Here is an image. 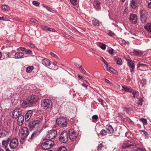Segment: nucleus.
<instances>
[{
    "label": "nucleus",
    "mask_w": 151,
    "mask_h": 151,
    "mask_svg": "<svg viewBox=\"0 0 151 151\" xmlns=\"http://www.w3.org/2000/svg\"><path fill=\"white\" fill-rule=\"evenodd\" d=\"M1 8L5 11H9V7L6 5H3L1 6Z\"/></svg>",
    "instance_id": "c85d7f7f"
},
{
    "label": "nucleus",
    "mask_w": 151,
    "mask_h": 151,
    "mask_svg": "<svg viewBox=\"0 0 151 151\" xmlns=\"http://www.w3.org/2000/svg\"><path fill=\"white\" fill-rule=\"evenodd\" d=\"M114 59L115 61L116 60L117 64L119 65H121L122 64V60L120 58L115 57H114Z\"/></svg>",
    "instance_id": "cd10ccee"
},
{
    "label": "nucleus",
    "mask_w": 151,
    "mask_h": 151,
    "mask_svg": "<svg viewBox=\"0 0 151 151\" xmlns=\"http://www.w3.org/2000/svg\"><path fill=\"white\" fill-rule=\"evenodd\" d=\"M107 132L104 129H102L100 132L101 134L103 136H105Z\"/></svg>",
    "instance_id": "c9c22d12"
},
{
    "label": "nucleus",
    "mask_w": 151,
    "mask_h": 151,
    "mask_svg": "<svg viewBox=\"0 0 151 151\" xmlns=\"http://www.w3.org/2000/svg\"><path fill=\"white\" fill-rule=\"evenodd\" d=\"M57 151H67L66 148L65 147H59Z\"/></svg>",
    "instance_id": "473e14b6"
},
{
    "label": "nucleus",
    "mask_w": 151,
    "mask_h": 151,
    "mask_svg": "<svg viewBox=\"0 0 151 151\" xmlns=\"http://www.w3.org/2000/svg\"><path fill=\"white\" fill-rule=\"evenodd\" d=\"M138 1L137 0H131L130 5L133 8H135L137 6Z\"/></svg>",
    "instance_id": "5701e85b"
},
{
    "label": "nucleus",
    "mask_w": 151,
    "mask_h": 151,
    "mask_svg": "<svg viewBox=\"0 0 151 151\" xmlns=\"http://www.w3.org/2000/svg\"><path fill=\"white\" fill-rule=\"evenodd\" d=\"M98 118V116L96 115H93L92 117V119H94L95 120L97 119Z\"/></svg>",
    "instance_id": "5fc2aeb1"
},
{
    "label": "nucleus",
    "mask_w": 151,
    "mask_h": 151,
    "mask_svg": "<svg viewBox=\"0 0 151 151\" xmlns=\"http://www.w3.org/2000/svg\"><path fill=\"white\" fill-rule=\"evenodd\" d=\"M69 137L70 139L74 141L77 136V134L75 130L73 129H70L69 130Z\"/></svg>",
    "instance_id": "9b49d317"
},
{
    "label": "nucleus",
    "mask_w": 151,
    "mask_h": 151,
    "mask_svg": "<svg viewBox=\"0 0 151 151\" xmlns=\"http://www.w3.org/2000/svg\"><path fill=\"white\" fill-rule=\"evenodd\" d=\"M144 28L149 32L151 33V27L150 25L145 26Z\"/></svg>",
    "instance_id": "72a5a7b5"
},
{
    "label": "nucleus",
    "mask_w": 151,
    "mask_h": 151,
    "mask_svg": "<svg viewBox=\"0 0 151 151\" xmlns=\"http://www.w3.org/2000/svg\"><path fill=\"white\" fill-rule=\"evenodd\" d=\"M40 122L39 121L34 120L29 122V126L31 128L34 129L37 128L40 126Z\"/></svg>",
    "instance_id": "9d476101"
},
{
    "label": "nucleus",
    "mask_w": 151,
    "mask_h": 151,
    "mask_svg": "<svg viewBox=\"0 0 151 151\" xmlns=\"http://www.w3.org/2000/svg\"><path fill=\"white\" fill-rule=\"evenodd\" d=\"M99 44L101 45L100 46V47L101 49L104 50H105L106 49V46L105 44L101 43H100Z\"/></svg>",
    "instance_id": "f704fd0d"
},
{
    "label": "nucleus",
    "mask_w": 151,
    "mask_h": 151,
    "mask_svg": "<svg viewBox=\"0 0 151 151\" xmlns=\"http://www.w3.org/2000/svg\"><path fill=\"white\" fill-rule=\"evenodd\" d=\"M32 114V110H29L26 113L25 116V120L26 121H28L30 119Z\"/></svg>",
    "instance_id": "6ab92c4d"
},
{
    "label": "nucleus",
    "mask_w": 151,
    "mask_h": 151,
    "mask_svg": "<svg viewBox=\"0 0 151 151\" xmlns=\"http://www.w3.org/2000/svg\"><path fill=\"white\" fill-rule=\"evenodd\" d=\"M122 87L123 88L122 90L123 91H124L126 92L131 93L132 92V91H133V90H132L131 88H129L126 86H122Z\"/></svg>",
    "instance_id": "b1692460"
},
{
    "label": "nucleus",
    "mask_w": 151,
    "mask_h": 151,
    "mask_svg": "<svg viewBox=\"0 0 151 151\" xmlns=\"http://www.w3.org/2000/svg\"><path fill=\"white\" fill-rule=\"evenodd\" d=\"M57 134V132L56 130L54 129L48 131L45 138L46 140H51L55 137Z\"/></svg>",
    "instance_id": "423d86ee"
},
{
    "label": "nucleus",
    "mask_w": 151,
    "mask_h": 151,
    "mask_svg": "<svg viewBox=\"0 0 151 151\" xmlns=\"http://www.w3.org/2000/svg\"><path fill=\"white\" fill-rule=\"evenodd\" d=\"M59 139L60 141L64 143L67 142L68 139V134L65 131H64L61 134Z\"/></svg>",
    "instance_id": "6e6552de"
},
{
    "label": "nucleus",
    "mask_w": 151,
    "mask_h": 151,
    "mask_svg": "<svg viewBox=\"0 0 151 151\" xmlns=\"http://www.w3.org/2000/svg\"><path fill=\"white\" fill-rule=\"evenodd\" d=\"M131 109L127 107H124V110L125 111H126L127 112H128L131 110Z\"/></svg>",
    "instance_id": "603ef678"
},
{
    "label": "nucleus",
    "mask_w": 151,
    "mask_h": 151,
    "mask_svg": "<svg viewBox=\"0 0 151 151\" xmlns=\"http://www.w3.org/2000/svg\"><path fill=\"white\" fill-rule=\"evenodd\" d=\"M139 120L143 123V124H147V121L146 119L144 118H141L139 119Z\"/></svg>",
    "instance_id": "e433bc0d"
},
{
    "label": "nucleus",
    "mask_w": 151,
    "mask_h": 151,
    "mask_svg": "<svg viewBox=\"0 0 151 151\" xmlns=\"http://www.w3.org/2000/svg\"><path fill=\"white\" fill-rule=\"evenodd\" d=\"M132 94L133 95V97H135V96L134 95H135V94H136V92L132 91Z\"/></svg>",
    "instance_id": "338daca9"
},
{
    "label": "nucleus",
    "mask_w": 151,
    "mask_h": 151,
    "mask_svg": "<svg viewBox=\"0 0 151 151\" xmlns=\"http://www.w3.org/2000/svg\"><path fill=\"white\" fill-rule=\"evenodd\" d=\"M136 144L134 143H132L131 142H128L127 144H125L122 147L123 149L132 148L133 146H136Z\"/></svg>",
    "instance_id": "dca6fc26"
},
{
    "label": "nucleus",
    "mask_w": 151,
    "mask_h": 151,
    "mask_svg": "<svg viewBox=\"0 0 151 151\" xmlns=\"http://www.w3.org/2000/svg\"><path fill=\"white\" fill-rule=\"evenodd\" d=\"M24 54L21 52H16L14 58L16 59L22 58H24Z\"/></svg>",
    "instance_id": "aec40b11"
},
{
    "label": "nucleus",
    "mask_w": 151,
    "mask_h": 151,
    "mask_svg": "<svg viewBox=\"0 0 151 151\" xmlns=\"http://www.w3.org/2000/svg\"><path fill=\"white\" fill-rule=\"evenodd\" d=\"M137 68H140V69L143 71L146 70L148 69L147 65L141 63H139L137 64Z\"/></svg>",
    "instance_id": "2eb2a0df"
},
{
    "label": "nucleus",
    "mask_w": 151,
    "mask_h": 151,
    "mask_svg": "<svg viewBox=\"0 0 151 151\" xmlns=\"http://www.w3.org/2000/svg\"><path fill=\"white\" fill-rule=\"evenodd\" d=\"M50 54L54 58H56L57 57V55L55 54L52 52H50Z\"/></svg>",
    "instance_id": "4d7b16f0"
},
{
    "label": "nucleus",
    "mask_w": 151,
    "mask_h": 151,
    "mask_svg": "<svg viewBox=\"0 0 151 151\" xmlns=\"http://www.w3.org/2000/svg\"><path fill=\"white\" fill-rule=\"evenodd\" d=\"M133 53L135 55H142V53L141 51L136 50H134Z\"/></svg>",
    "instance_id": "c756f323"
},
{
    "label": "nucleus",
    "mask_w": 151,
    "mask_h": 151,
    "mask_svg": "<svg viewBox=\"0 0 151 151\" xmlns=\"http://www.w3.org/2000/svg\"><path fill=\"white\" fill-rule=\"evenodd\" d=\"M82 86H83L86 89H87V88L88 86L87 85L83 83L82 84Z\"/></svg>",
    "instance_id": "680f3d73"
},
{
    "label": "nucleus",
    "mask_w": 151,
    "mask_h": 151,
    "mask_svg": "<svg viewBox=\"0 0 151 151\" xmlns=\"http://www.w3.org/2000/svg\"><path fill=\"white\" fill-rule=\"evenodd\" d=\"M93 6L95 9L97 10H99L101 9L100 3L98 1H95Z\"/></svg>",
    "instance_id": "4be33fe9"
},
{
    "label": "nucleus",
    "mask_w": 151,
    "mask_h": 151,
    "mask_svg": "<svg viewBox=\"0 0 151 151\" xmlns=\"http://www.w3.org/2000/svg\"><path fill=\"white\" fill-rule=\"evenodd\" d=\"M43 143L41 145V148L44 150H47L52 147L54 145V142L52 140H48Z\"/></svg>",
    "instance_id": "7ed1b4c3"
},
{
    "label": "nucleus",
    "mask_w": 151,
    "mask_h": 151,
    "mask_svg": "<svg viewBox=\"0 0 151 151\" xmlns=\"http://www.w3.org/2000/svg\"><path fill=\"white\" fill-rule=\"evenodd\" d=\"M18 141L16 138L13 139L9 140V146L11 149L16 148L18 147Z\"/></svg>",
    "instance_id": "1a4fd4ad"
},
{
    "label": "nucleus",
    "mask_w": 151,
    "mask_h": 151,
    "mask_svg": "<svg viewBox=\"0 0 151 151\" xmlns=\"http://www.w3.org/2000/svg\"><path fill=\"white\" fill-rule=\"evenodd\" d=\"M57 124L60 127H64L67 125V123L64 117L57 118L56 120Z\"/></svg>",
    "instance_id": "0eeeda50"
},
{
    "label": "nucleus",
    "mask_w": 151,
    "mask_h": 151,
    "mask_svg": "<svg viewBox=\"0 0 151 151\" xmlns=\"http://www.w3.org/2000/svg\"><path fill=\"white\" fill-rule=\"evenodd\" d=\"M25 52L27 54H32V52L29 50H27L26 49Z\"/></svg>",
    "instance_id": "3c124183"
},
{
    "label": "nucleus",
    "mask_w": 151,
    "mask_h": 151,
    "mask_svg": "<svg viewBox=\"0 0 151 151\" xmlns=\"http://www.w3.org/2000/svg\"><path fill=\"white\" fill-rule=\"evenodd\" d=\"M144 134H145V136H147V132H146L145 131V130H142V131H141Z\"/></svg>",
    "instance_id": "13d9d810"
},
{
    "label": "nucleus",
    "mask_w": 151,
    "mask_h": 151,
    "mask_svg": "<svg viewBox=\"0 0 151 151\" xmlns=\"http://www.w3.org/2000/svg\"><path fill=\"white\" fill-rule=\"evenodd\" d=\"M103 147V145L101 144H100L98 146V149L99 150H101L102 147Z\"/></svg>",
    "instance_id": "6e6d98bb"
},
{
    "label": "nucleus",
    "mask_w": 151,
    "mask_h": 151,
    "mask_svg": "<svg viewBox=\"0 0 151 151\" xmlns=\"http://www.w3.org/2000/svg\"><path fill=\"white\" fill-rule=\"evenodd\" d=\"M92 22L93 25L97 26H99L101 24V22L99 20L95 19H93L92 20Z\"/></svg>",
    "instance_id": "393cba45"
},
{
    "label": "nucleus",
    "mask_w": 151,
    "mask_h": 151,
    "mask_svg": "<svg viewBox=\"0 0 151 151\" xmlns=\"http://www.w3.org/2000/svg\"><path fill=\"white\" fill-rule=\"evenodd\" d=\"M79 68L81 70V72L83 74H86V71L84 70L83 68L82 67V66H80Z\"/></svg>",
    "instance_id": "a18cd8bd"
},
{
    "label": "nucleus",
    "mask_w": 151,
    "mask_h": 151,
    "mask_svg": "<svg viewBox=\"0 0 151 151\" xmlns=\"http://www.w3.org/2000/svg\"><path fill=\"white\" fill-rule=\"evenodd\" d=\"M20 134L21 138L22 139H25L29 134L28 128L26 127H23L20 130Z\"/></svg>",
    "instance_id": "39448f33"
},
{
    "label": "nucleus",
    "mask_w": 151,
    "mask_h": 151,
    "mask_svg": "<svg viewBox=\"0 0 151 151\" xmlns=\"http://www.w3.org/2000/svg\"><path fill=\"white\" fill-rule=\"evenodd\" d=\"M109 71H111V72L114 73H117L116 71L111 67H109Z\"/></svg>",
    "instance_id": "ea45409f"
},
{
    "label": "nucleus",
    "mask_w": 151,
    "mask_h": 151,
    "mask_svg": "<svg viewBox=\"0 0 151 151\" xmlns=\"http://www.w3.org/2000/svg\"><path fill=\"white\" fill-rule=\"evenodd\" d=\"M106 66V68L107 71H109V68H108V63L107 62L106 63L104 64Z\"/></svg>",
    "instance_id": "052dcab7"
},
{
    "label": "nucleus",
    "mask_w": 151,
    "mask_h": 151,
    "mask_svg": "<svg viewBox=\"0 0 151 151\" xmlns=\"http://www.w3.org/2000/svg\"><path fill=\"white\" fill-rule=\"evenodd\" d=\"M32 3L34 5L36 6H38L40 4V3L39 2L36 1H33Z\"/></svg>",
    "instance_id": "4c0bfd02"
},
{
    "label": "nucleus",
    "mask_w": 151,
    "mask_h": 151,
    "mask_svg": "<svg viewBox=\"0 0 151 151\" xmlns=\"http://www.w3.org/2000/svg\"><path fill=\"white\" fill-rule=\"evenodd\" d=\"M38 99V97L35 95L29 96L22 103L24 107L30 106L32 105L37 101Z\"/></svg>",
    "instance_id": "f03ea898"
},
{
    "label": "nucleus",
    "mask_w": 151,
    "mask_h": 151,
    "mask_svg": "<svg viewBox=\"0 0 151 151\" xmlns=\"http://www.w3.org/2000/svg\"><path fill=\"white\" fill-rule=\"evenodd\" d=\"M106 129L110 133H112L114 132V130L112 127L110 125H106Z\"/></svg>",
    "instance_id": "a878e982"
},
{
    "label": "nucleus",
    "mask_w": 151,
    "mask_h": 151,
    "mask_svg": "<svg viewBox=\"0 0 151 151\" xmlns=\"http://www.w3.org/2000/svg\"><path fill=\"white\" fill-rule=\"evenodd\" d=\"M139 101L137 103L138 105H142V99L141 98H139Z\"/></svg>",
    "instance_id": "09e8293b"
},
{
    "label": "nucleus",
    "mask_w": 151,
    "mask_h": 151,
    "mask_svg": "<svg viewBox=\"0 0 151 151\" xmlns=\"http://www.w3.org/2000/svg\"><path fill=\"white\" fill-rule=\"evenodd\" d=\"M147 14L145 13V11L142 10L140 13V17L141 21L142 22L144 23L146 22L147 19Z\"/></svg>",
    "instance_id": "f8f14e48"
},
{
    "label": "nucleus",
    "mask_w": 151,
    "mask_h": 151,
    "mask_svg": "<svg viewBox=\"0 0 151 151\" xmlns=\"http://www.w3.org/2000/svg\"><path fill=\"white\" fill-rule=\"evenodd\" d=\"M70 1L73 5H75L77 4V0H70Z\"/></svg>",
    "instance_id": "49530a36"
},
{
    "label": "nucleus",
    "mask_w": 151,
    "mask_h": 151,
    "mask_svg": "<svg viewBox=\"0 0 151 151\" xmlns=\"http://www.w3.org/2000/svg\"><path fill=\"white\" fill-rule=\"evenodd\" d=\"M98 100L99 102L101 103V104L103 106H105L106 103L102 99H98Z\"/></svg>",
    "instance_id": "2f4dec72"
},
{
    "label": "nucleus",
    "mask_w": 151,
    "mask_h": 151,
    "mask_svg": "<svg viewBox=\"0 0 151 151\" xmlns=\"http://www.w3.org/2000/svg\"><path fill=\"white\" fill-rule=\"evenodd\" d=\"M9 133L8 131L4 129H0V137L3 138L8 136Z\"/></svg>",
    "instance_id": "4468645a"
},
{
    "label": "nucleus",
    "mask_w": 151,
    "mask_h": 151,
    "mask_svg": "<svg viewBox=\"0 0 151 151\" xmlns=\"http://www.w3.org/2000/svg\"><path fill=\"white\" fill-rule=\"evenodd\" d=\"M146 4L147 5L148 7L149 8H151V1L146 2Z\"/></svg>",
    "instance_id": "de8ad7c7"
},
{
    "label": "nucleus",
    "mask_w": 151,
    "mask_h": 151,
    "mask_svg": "<svg viewBox=\"0 0 151 151\" xmlns=\"http://www.w3.org/2000/svg\"><path fill=\"white\" fill-rule=\"evenodd\" d=\"M122 43L123 44L129 45V43L128 41L123 40L122 41Z\"/></svg>",
    "instance_id": "37998d69"
},
{
    "label": "nucleus",
    "mask_w": 151,
    "mask_h": 151,
    "mask_svg": "<svg viewBox=\"0 0 151 151\" xmlns=\"http://www.w3.org/2000/svg\"><path fill=\"white\" fill-rule=\"evenodd\" d=\"M13 117L17 118V123L19 126H22L24 121L23 115H22V110L20 109H16L12 113Z\"/></svg>",
    "instance_id": "f257e3e1"
},
{
    "label": "nucleus",
    "mask_w": 151,
    "mask_h": 151,
    "mask_svg": "<svg viewBox=\"0 0 151 151\" xmlns=\"http://www.w3.org/2000/svg\"><path fill=\"white\" fill-rule=\"evenodd\" d=\"M9 142V139L8 138L6 140H3L2 141V147L4 148L5 150L8 149V146Z\"/></svg>",
    "instance_id": "a211bd4d"
},
{
    "label": "nucleus",
    "mask_w": 151,
    "mask_h": 151,
    "mask_svg": "<svg viewBox=\"0 0 151 151\" xmlns=\"http://www.w3.org/2000/svg\"><path fill=\"white\" fill-rule=\"evenodd\" d=\"M42 64L44 65L47 66H49L51 64L50 61L47 58H44L42 60Z\"/></svg>",
    "instance_id": "412c9836"
},
{
    "label": "nucleus",
    "mask_w": 151,
    "mask_h": 151,
    "mask_svg": "<svg viewBox=\"0 0 151 151\" xmlns=\"http://www.w3.org/2000/svg\"><path fill=\"white\" fill-rule=\"evenodd\" d=\"M41 28L43 29L46 30H47L49 29V27L47 26L42 25L41 26Z\"/></svg>",
    "instance_id": "79ce46f5"
},
{
    "label": "nucleus",
    "mask_w": 151,
    "mask_h": 151,
    "mask_svg": "<svg viewBox=\"0 0 151 151\" xmlns=\"http://www.w3.org/2000/svg\"><path fill=\"white\" fill-rule=\"evenodd\" d=\"M33 68H34L33 66H29L26 68V71L27 73H30L32 71Z\"/></svg>",
    "instance_id": "7c9ffc66"
},
{
    "label": "nucleus",
    "mask_w": 151,
    "mask_h": 151,
    "mask_svg": "<svg viewBox=\"0 0 151 151\" xmlns=\"http://www.w3.org/2000/svg\"><path fill=\"white\" fill-rule=\"evenodd\" d=\"M105 81L107 82V83H111V82L109 81L108 80H107V79H105Z\"/></svg>",
    "instance_id": "774afa93"
},
{
    "label": "nucleus",
    "mask_w": 151,
    "mask_h": 151,
    "mask_svg": "<svg viewBox=\"0 0 151 151\" xmlns=\"http://www.w3.org/2000/svg\"><path fill=\"white\" fill-rule=\"evenodd\" d=\"M41 106L46 109L52 108V102L49 99H44L41 102Z\"/></svg>",
    "instance_id": "20e7f679"
},
{
    "label": "nucleus",
    "mask_w": 151,
    "mask_h": 151,
    "mask_svg": "<svg viewBox=\"0 0 151 151\" xmlns=\"http://www.w3.org/2000/svg\"><path fill=\"white\" fill-rule=\"evenodd\" d=\"M44 6L49 11L50 9V7L47 6Z\"/></svg>",
    "instance_id": "69168bd1"
},
{
    "label": "nucleus",
    "mask_w": 151,
    "mask_h": 151,
    "mask_svg": "<svg viewBox=\"0 0 151 151\" xmlns=\"http://www.w3.org/2000/svg\"><path fill=\"white\" fill-rule=\"evenodd\" d=\"M129 20L130 22L134 24L137 23V17L136 14H132L129 16Z\"/></svg>",
    "instance_id": "ddd939ff"
},
{
    "label": "nucleus",
    "mask_w": 151,
    "mask_h": 151,
    "mask_svg": "<svg viewBox=\"0 0 151 151\" xmlns=\"http://www.w3.org/2000/svg\"><path fill=\"white\" fill-rule=\"evenodd\" d=\"M140 83L142 86H144L146 84V81L145 79H142L140 81Z\"/></svg>",
    "instance_id": "58836bf2"
},
{
    "label": "nucleus",
    "mask_w": 151,
    "mask_h": 151,
    "mask_svg": "<svg viewBox=\"0 0 151 151\" xmlns=\"http://www.w3.org/2000/svg\"><path fill=\"white\" fill-rule=\"evenodd\" d=\"M30 21L31 22H34L37 24H38L39 23V22L36 19H30Z\"/></svg>",
    "instance_id": "a19ab883"
},
{
    "label": "nucleus",
    "mask_w": 151,
    "mask_h": 151,
    "mask_svg": "<svg viewBox=\"0 0 151 151\" xmlns=\"http://www.w3.org/2000/svg\"><path fill=\"white\" fill-rule=\"evenodd\" d=\"M128 65L130 68V70L131 72H133L134 71L135 65L131 60L128 61Z\"/></svg>",
    "instance_id": "f3484780"
},
{
    "label": "nucleus",
    "mask_w": 151,
    "mask_h": 151,
    "mask_svg": "<svg viewBox=\"0 0 151 151\" xmlns=\"http://www.w3.org/2000/svg\"><path fill=\"white\" fill-rule=\"evenodd\" d=\"M101 58L102 59V61L103 62L104 64H106L107 62L104 58H103L101 57Z\"/></svg>",
    "instance_id": "0e129e2a"
},
{
    "label": "nucleus",
    "mask_w": 151,
    "mask_h": 151,
    "mask_svg": "<svg viewBox=\"0 0 151 151\" xmlns=\"http://www.w3.org/2000/svg\"><path fill=\"white\" fill-rule=\"evenodd\" d=\"M109 35L111 36H114L115 35V34L111 30L109 31Z\"/></svg>",
    "instance_id": "8fccbe9b"
},
{
    "label": "nucleus",
    "mask_w": 151,
    "mask_h": 151,
    "mask_svg": "<svg viewBox=\"0 0 151 151\" xmlns=\"http://www.w3.org/2000/svg\"><path fill=\"white\" fill-rule=\"evenodd\" d=\"M27 44L28 46H29L30 47L32 48H34L35 47V46L33 44L30 43H27Z\"/></svg>",
    "instance_id": "c03bdc74"
},
{
    "label": "nucleus",
    "mask_w": 151,
    "mask_h": 151,
    "mask_svg": "<svg viewBox=\"0 0 151 151\" xmlns=\"http://www.w3.org/2000/svg\"><path fill=\"white\" fill-rule=\"evenodd\" d=\"M19 48L22 51H24V50L25 51L26 50V48L24 47H20Z\"/></svg>",
    "instance_id": "bf43d9fd"
},
{
    "label": "nucleus",
    "mask_w": 151,
    "mask_h": 151,
    "mask_svg": "<svg viewBox=\"0 0 151 151\" xmlns=\"http://www.w3.org/2000/svg\"><path fill=\"white\" fill-rule=\"evenodd\" d=\"M47 30H49L51 32H55V30L54 29H52L49 28V29Z\"/></svg>",
    "instance_id": "e2e57ef3"
},
{
    "label": "nucleus",
    "mask_w": 151,
    "mask_h": 151,
    "mask_svg": "<svg viewBox=\"0 0 151 151\" xmlns=\"http://www.w3.org/2000/svg\"><path fill=\"white\" fill-rule=\"evenodd\" d=\"M114 50L113 49L111 48L110 50H109L108 52L111 54H113Z\"/></svg>",
    "instance_id": "864d4df0"
},
{
    "label": "nucleus",
    "mask_w": 151,
    "mask_h": 151,
    "mask_svg": "<svg viewBox=\"0 0 151 151\" xmlns=\"http://www.w3.org/2000/svg\"><path fill=\"white\" fill-rule=\"evenodd\" d=\"M40 133L38 132H35L32 134L30 139H33L36 138L39 134Z\"/></svg>",
    "instance_id": "bb28decb"
}]
</instances>
